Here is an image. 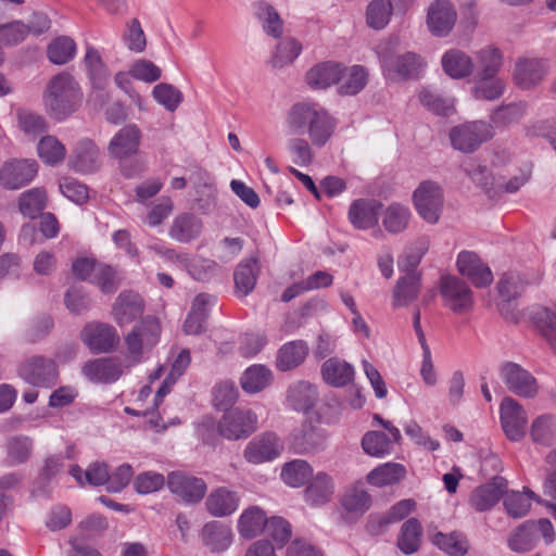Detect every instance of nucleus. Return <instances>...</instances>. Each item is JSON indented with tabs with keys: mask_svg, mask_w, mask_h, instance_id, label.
Here are the masks:
<instances>
[{
	"mask_svg": "<svg viewBox=\"0 0 556 556\" xmlns=\"http://www.w3.org/2000/svg\"><path fill=\"white\" fill-rule=\"evenodd\" d=\"M142 132L136 124L122 127L110 140L108 154L117 161H124L138 154Z\"/></svg>",
	"mask_w": 556,
	"mask_h": 556,
	"instance_id": "4468645a",
	"label": "nucleus"
},
{
	"mask_svg": "<svg viewBox=\"0 0 556 556\" xmlns=\"http://www.w3.org/2000/svg\"><path fill=\"white\" fill-rule=\"evenodd\" d=\"M268 518L258 506H251L243 510L238 519V532L244 539H253L261 534L267 525Z\"/></svg>",
	"mask_w": 556,
	"mask_h": 556,
	"instance_id": "2f4dec72",
	"label": "nucleus"
},
{
	"mask_svg": "<svg viewBox=\"0 0 556 556\" xmlns=\"http://www.w3.org/2000/svg\"><path fill=\"white\" fill-rule=\"evenodd\" d=\"M286 125L290 134L307 135L316 147H324L336 129V121L328 111L311 101L293 104L287 113Z\"/></svg>",
	"mask_w": 556,
	"mask_h": 556,
	"instance_id": "f257e3e1",
	"label": "nucleus"
},
{
	"mask_svg": "<svg viewBox=\"0 0 556 556\" xmlns=\"http://www.w3.org/2000/svg\"><path fill=\"white\" fill-rule=\"evenodd\" d=\"M302 45L296 39L287 37L278 45L271 58V65L276 68H282L291 63L300 55Z\"/></svg>",
	"mask_w": 556,
	"mask_h": 556,
	"instance_id": "13d9d810",
	"label": "nucleus"
},
{
	"mask_svg": "<svg viewBox=\"0 0 556 556\" xmlns=\"http://www.w3.org/2000/svg\"><path fill=\"white\" fill-rule=\"evenodd\" d=\"M43 99L51 116L61 121L78 109L83 93L72 75L61 73L49 81Z\"/></svg>",
	"mask_w": 556,
	"mask_h": 556,
	"instance_id": "f03ea898",
	"label": "nucleus"
},
{
	"mask_svg": "<svg viewBox=\"0 0 556 556\" xmlns=\"http://www.w3.org/2000/svg\"><path fill=\"white\" fill-rule=\"evenodd\" d=\"M152 96L159 104L169 112H174L184 99L182 93L176 87L165 83L154 86Z\"/></svg>",
	"mask_w": 556,
	"mask_h": 556,
	"instance_id": "774afa93",
	"label": "nucleus"
},
{
	"mask_svg": "<svg viewBox=\"0 0 556 556\" xmlns=\"http://www.w3.org/2000/svg\"><path fill=\"white\" fill-rule=\"evenodd\" d=\"M531 500L541 502L535 493L528 488L523 489V493L511 491L504 498V507L510 517L521 518L529 513Z\"/></svg>",
	"mask_w": 556,
	"mask_h": 556,
	"instance_id": "09e8293b",
	"label": "nucleus"
},
{
	"mask_svg": "<svg viewBox=\"0 0 556 556\" xmlns=\"http://www.w3.org/2000/svg\"><path fill=\"white\" fill-rule=\"evenodd\" d=\"M76 52V43L70 37H59L54 39L47 49V55L50 62L63 65L70 62Z\"/></svg>",
	"mask_w": 556,
	"mask_h": 556,
	"instance_id": "680f3d73",
	"label": "nucleus"
},
{
	"mask_svg": "<svg viewBox=\"0 0 556 556\" xmlns=\"http://www.w3.org/2000/svg\"><path fill=\"white\" fill-rule=\"evenodd\" d=\"M536 540L533 520H528L509 535L507 543L513 552L526 553L534 547Z\"/></svg>",
	"mask_w": 556,
	"mask_h": 556,
	"instance_id": "603ef678",
	"label": "nucleus"
},
{
	"mask_svg": "<svg viewBox=\"0 0 556 556\" xmlns=\"http://www.w3.org/2000/svg\"><path fill=\"white\" fill-rule=\"evenodd\" d=\"M415 502L413 500H402L391 507L388 515L379 518H370L367 525V529L371 534H379L386 530V528L392 523L397 522L408 516L415 508Z\"/></svg>",
	"mask_w": 556,
	"mask_h": 556,
	"instance_id": "e433bc0d",
	"label": "nucleus"
},
{
	"mask_svg": "<svg viewBox=\"0 0 556 556\" xmlns=\"http://www.w3.org/2000/svg\"><path fill=\"white\" fill-rule=\"evenodd\" d=\"M46 192L42 189L34 188L21 194L18 205L21 213L29 218H35L46 207Z\"/></svg>",
	"mask_w": 556,
	"mask_h": 556,
	"instance_id": "e2e57ef3",
	"label": "nucleus"
},
{
	"mask_svg": "<svg viewBox=\"0 0 556 556\" xmlns=\"http://www.w3.org/2000/svg\"><path fill=\"white\" fill-rule=\"evenodd\" d=\"M307 352V345L301 340L283 344L277 355V368L287 371L298 367L305 359Z\"/></svg>",
	"mask_w": 556,
	"mask_h": 556,
	"instance_id": "79ce46f5",
	"label": "nucleus"
},
{
	"mask_svg": "<svg viewBox=\"0 0 556 556\" xmlns=\"http://www.w3.org/2000/svg\"><path fill=\"white\" fill-rule=\"evenodd\" d=\"M283 450L280 439L273 432L263 433L251 440L243 456L251 464H262L277 458Z\"/></svg>",
	"mask_w": 556,
	"mask_h": 556,
	"instance_id": "f3484780",
	"label": "nucleus"
},
{
	"mask_svg": "<svg viewBox=\"0 0 556 556\" xmlns=\"http://www.w3.org/2000/svg\"><path fill=\"white\" fill-rule=\"evenodd\" d=\"M420 292V274L408 270L399 278L393 289V306L405 307L414 302Z\"/></svg>",
	"mask_w": 556,
	"mask_h": 556,
	"instance_id": "cd10ccee",
	"label": "nucleus"
},
{
	"mask_svg": "<svg viewBox=\"0 0 556 556\" xmlns=\"http://www.w3.org/2000/svg\"><path fill=\"white\" fill-rule=\"evenodd\" d=\"M305 489V502L311 506H321L330 502L336 490L333 478L325 471L312 476Z\"/></svg>",
	"mask_w": 556,
	"mask_h": 556,
	"instance_id": "5701e85b",
	"label": "nucleus"
},
{
	"mask_svg": "<svg viewBox=\"0 0 556 556\" xmlns=\"http://www.w3.org/2000/svg\"><path fill=\"white\" fill-rule=\"evenodd\" d=\"M444 72L453 78H464L473 71V63L469 55L460 50H450L442 58Z\"/></svg>",
	"mask_w": 556,
	"mask_h": 556,
	"instance_id": "c03bdc74",
	"label": "nucleus"
},
{
	"mask_svg": "<svg viewBox=\"0 0 556 556\" xmlns=\"http://www.w3.org/2000/svg\"><path fill=\"white\" fill-rule=\"evenodd\" d=\"M84 61L92 86L96 89H104L110 78V71L99 51L93 47H88Z\"/></svg>",
	"mask_w": 556,
	"mask_h": 556,
	"instance_id": "37998d69",
	"label": "nucleus"
},
{
	"mask_svg": "<svg viewBox=\"0 0 556 556\" xmlns=\"http://www.w3.org/2000/svg\"><path fill=\"white\" fill-rule=\"evenodd\" d=\"M239 503L240 496L236 491L220 486L208 494L205 501V507L214 517H226L238 509Z\"/></svg>",
	"mask_w": 556,
	"mask_h": 556,
	"instance_id": "393cba45",
	"label": "nucleus"
},
{
	"mask_svg": "<svg viewBox=\"0 0 556 556\" xmlns=\"http://www.w3.org/2000/svg\"><path fill=\"white\" fill-rule=\"evenodd\" d=\"M540 280L541 278L539 276L530 281L525 279V277L518 273H506L500 278L497 282V290L501 298L509 302L517 299L522 293L527 285L538 283Z\"/></svg>",
	"mask_w": 556,
	"mask_h": 556,
	"instance_id": "49530a36",
	"label": "nucleus"
},
{
	"mask_svg": "<svg viewBox=\"0 0 556 556\" xmlns=\"http://www.w3.org/2000/svg\"><path fill=\"white\" fill-rule=\"evenodd\" d=\"M406 476V468L399 463H386L374 468L367 475V482L374 486L392 485Z\"/></svg>",
	"mask_w": 556,
	"mask_h": 556,
	"instance_id": "ea45409f",
	"label": "nucleus"
},
{
	"mask_svg": "<svg viewBox=\"0 0 556 556\" xmlns=\"http://www.w3.org/2000/svg\"><path fill=\"white\" fill-rule=\"evenodd\" d=\"M448 137L455 150L472 153L493 137V129L486 122L473 121L451 128Z\"/></svg>",
	"mask_w": 556,
	"mask_h": 556,
	"instance_id": "423d86ee",
	"label": "nucleus"
},
{
	"mask_svg": "<svg viewBox=\"0 0 556 556\" xmlns=\"http://www.w3.org/2000/svg\"><path fill=\"white\" fill-rule=\"evenodd\" d=\"M440 293L444 300L445 306L454 313H466L473 305L471 290L457 277L443 276L440 282Z\"/></svg>",
	"mask_w": 556,
	"mask_h": 556,
	"instance_id": "ddd939ff",
	"label": "nucleus"
},
{
	"mask_svg": "<svg viewBox=\"0 0 556 556\" xmlns=\"http://www.w3.org/2000/svg\"><path fill=\"white\" fill-rule=\"evenodd\" d=\"M505 90V81L497 76L493 78H479L472 88V94L477 100L494 101L502 97Z\"/></svg>",
	"mask_w": 556,
	"mask_h": 556,
	"instance_id": "0e129e2a",
	"label": "nucleus"
},
{
	"mask_svg": "<svg viewBox=\"0 0 556 556\" xmlns=\"http://www.w3.org/2000/svg\"><path fill=\"white\" fill-rule=\"evenodd\" d=\"M256 428V414L245 408H235L226 412L217 424L218 434L233 441L250 437Z\"/></svg>",
	"mask_w": 556,
	"mask_h": 556,
	"instance_id": "0eeeda50",
	"label": "nucleus"
},
{
	"mask_svg": "<svg viewBox=\"0 0 556 556\" xmlns=\"http://www.w3.org/2000/svg\"><path fill=\"white\" fill-rule=\"evenodd\" d=\"M534 319L541 334L556 353V312L543 307L535 313Z\"/></svg>",
	"mask_w": 556,
	"mask_h": 556,
	"instance_id": "69168bd1",
	"label": "nucleus"
},
{
	"mask_svg": "<svg viewBox=\"0 0 556 556\" xmlns=\"http://www.w3.org/2000/svg\"><path fill=\"white\" fill-rule=\"evenodd\" d=\"M343 68L334 62H321L306 73V83L314 89H326L338 83Z\"/></svg>",
	"mask_w": 556,
	"mask_h": 556,
	"instance_id": "c756f323",
	"label": "nucleus"
},
{
	"mask_svg": "<svg viewBox=\"0 0 556 556\" xmlns=\"http://www.w3.org/2000/svg\"><path fill=\"white\" fill-rule=\"evenodd\" d=\"M287 402L296 412H307L317 402L316 388L307 381L294 382L288 389Z\"/></svg>",
	"mask_w": 556,
	"mask_h": 556,
	"instance_id": "473e14b6",
	"label": "nucleus"
},
{
	"mask_svg": "<svg viewBox=\"0 0 556 556\" xmlns=\"http://www.w3.org/2000/svg\"><path fill=\"white\" fill-rule=\"evenodd\" d=\"M232 536L231 529L218 521L207 522L201 531L203 543L212 552L226 551L232 542Z\"/></svg>",
	"mask_w": 556,
	"mask_h": 556,
	"instance_id": "7c9ffc66",
	"label": "nucleus"
},
{
	"mask_svg": "<svg viewBox=\"0 0 556 556\" xmlns=\"http://www.w3.org/2000/svg\"><path fill=\"white\" fill-rule=\"evenodd\" d=\"M410 216L412 213L408 206L392 203L386 207L381 215L382 225L388 232L400 233L407 228Z\"/></svg>",
	"mask_w": 556,
	"mask_h": 556,
	"instance_id": "a18cd8bd",
	"label": "nucleus"
},
{
	"mask_svg": "<svg viewBox=\"0 0 556 556\" xmlns=\"http://www.w3.org/2000/svg\"><path fill=\"white\" fill-rule=\"evenodd\" d=\"M413 202L424 220L429 224H437L444 205L443 189L435 181L424 180L414 190Z\"/></svg>",
	"mask_w": 556,
	"mask_h": 556,
	"instance_id": "39448f33",
	"label": "nucleus"
},
{
	"mask_svg": "<svg viewBox=\"0 0 556 556\" xmlns=\"http://www.w3.org/2000/svg\"><path fill=\"white\" fill-rule=\"evenodd\" d=\"M432 542L450 556H465L469 549L466 535L457 531L447 534L438 532L433 535Z\"/></svg>",
	"mask_w": 556,
	"mask_h": 556,
	"instance_id": "de8ad7c7",
	"label": "nucleus"
},
{
	"mask_svg": "<svg viewBox=\"0 0 556 556\" xmlns=\"http://www.w3.org/2000/svg\"><path fill=\"white\" fill-rule=\"evenodd\" d=\"M397 47L396 39L382 41L376 47L384 77L396 80L417 76L422 66L420 56L414 52L400 54Z\"/></svg>",
	"mask_w": 556,
	"mask_h": 556,
	"instance_id": "7ed1b4c3",
	"label": "nucleus"
},
{
	"mask_svg": "<svg viewBox=\"0 0 556 556\" xmlns=\"http://www.w3.org/2000/svg\"><path fill=\"white\" fill-rule=\"evenodd\" d=\"M324 380L336 388H341L353 381L354 368L339 358H329L321 366Z\"/></svg>",
	"mask_w": 556,
	"mask_h": 556,
	"instance_id": "f704fd0d",
	"label": "nucleus"
},
{
	"mask_svg": "<svg viewBox=\"0 0 556 556\" xmlns=\"http://www.w3.org/2000/svg\"><path fill=\"white\" fill-rule=\"evenodd\" d=\"M280 476L286 484L300 488L308 482L313 476V469L306 460L295 459L282 467Z\"/></svg>",
	"mask_w": 556,
	"mask_h": 556,
	"instance_id": "8fccbe9b",
	"label": "nucleus"
},
{
	"mask_svg": "<svg viewBox=\"0 0 556 556\" xmlns=\"http://www.w3.org/2000/svg\"><path fill=\"white\" fill-rule=\"evenodd\" d=\"M530 435L538 444L551 445L556 438V417L551 414L536 417L532 421Z\"/></svg>",
	"mask_w": 556,
	"mask_h": 556,
	"instance_id": "3c124183",
	"label": "nucleus"
},
{
	"mask_svg": "<svg viewBox=\"0 0 556 556\" xmlns=\"http://www.w3.org/2000/svg\"><path fill=\"white\" fill-rule=\"evenodd\" d=\"M161 334L160 321L152 316H148L125 337L127 349L126 359L130 366L139 364L146 352L154 348Z\"/></svg>",
	"mask_w": 556,
	"mask_h": 556,
	"instance_id": "20e7f679",
	"label": "nucleus"
},
{
	"mask_svg": "<svg viewBox=\"0 0 556 556\" xmlns=\"http://www.w3.org/2000/svg\"><path fill=\"white\" fill-rule=\"evenodd\" d=\"M80 339L93 353H108L119 343L116 329L104 323H88L80 332Z\"/></svg>",
	"mask_w": 556,
	"mask_h": 556,
	"instance_id": "f8f14e48",
	"label": "nucleus"
},
{
	"mask_svg": "<svg viewBox=\"0 0 556 556\" xmlns=\"http://www.w3.org/2000/svg\"><path fill=\"white\" fill-rule=\"evenodd\" d=\"M503 66L501 51L492 46L485 47L476 53V70L478 78H493Z\"/></svg>",
	"mask_w": 556,
	"mask_h": 556,
	"instance_id": "58836bf2",
	"label": "nucleus"
},
{
	"mask_svg": "<svg viewBox=\"0 0 556 556\" xmlns=\"http://www.w3.org/2000/svg\"><path fill=\"white\" fill-rule=\"evenodd\" d=\"M392 10L390 0H372L366 10L367 25L377 30L384 28L391 18Z\"/></svg>",
	"mask_w": 556,
	"mask_h": 556,
	"instance_id": "4d7b16f0",
	"label": "nucleus"
},
{
	"mask_svg": "<svg viewBox=\"0 0 556 556\" xmlns=\"http://www.w3.org/2000/svg\"><path fill=\"white\" fill-rule=\"evenodd\" d=\"M83 374L94 383H113L123 375V366L118 358L102 357L87 362Z\"/></svg>",
	"mask_w": 556,
	"mask_h": 556,
	"instance_id": "412c9836",
	"label": "nucleus"
},
{
	"mask_svg": "<svg viewBox=\"0 0 556 556\" xmlns=\"http://www.w3.org/2000/svg\"><path fill=\"white\" fill-rule=\"evenodd\" d=\"M34 440L24 434L10 437L5 442L7 462L17 466L28 462L33 455Z\"/></svg>",
	"mask_w": 556,
	"mask_h": 556,
	"instance_id": "4c0bfd02",
	"label": "nucleus"
},
{
	"mask_svg": "<svg viewBox=\"0 0 556 556\" xmlns=\"http://www.w3.org/2000/svg\"><path fill=\"white\" fill-rule=\"evenodd\" d=\"M181 267L192 279L202 282L212 280L220 270V266L215 261L199 255L190 256L188 253Z\"/></svg>",
	"mask_w": 556,
	"mask_h": 556,
	"instance_id": "c9c22d12",
	"label": "nucleus"
},
{
	"mask_svg": "<svg viewBox=\"0 0 556 556\" xmlns=\"http://www.w3.org/2000/svg\"><path fill=\"white\" fill-rule=\"evenodd\" d=\"M273 381V372L265 365H252L244 370L240 384L247 393H257L267 388Z\"/></svg>",
	"mask_w": 556,
	"mask_h": 556,
	"instance_id": "a19ab883",
	"label": "nucleus"
},
{
	"mask_svg": "<svg viewBox=\"0 0 556 556\" xmlns=\"http://www.w3.org/2000/svg\"><path fill=\"white\" fill-rule=\"evenodd\" d=\"M457 268L477 288H484L493 281L491 269L472 252L463 251L458 254Z\"/></svg>",
	"mask_w": 556,
	"mask_h": 556,
	"instance_id": "6ab92c4d",
	"label": "nucleus"
},
{
	"mask_svg": "<svg viewBox=\"0 0 556 556\" xmlns=\"http://www.w3.org/2000/svg\"><path fill=\"white\" fill-rule=\"evenodd\" d=\"M143 313V302L138 293L124 291L117 296L113 306V316L119 326L132 323Z\"/></svg>",
	"mask_w": 556,
	"mask_h": 556,
	"instance_id": "a878e982",
	"label": "nucleus"
},
{
	"mask_svg": "<svg viewBox=\"0 0 556 556\" xmlns=\"http://www.w3.org/2000/svg\"><path fill=\"white\" fill-rule=\"evenodd\" d=\"M381 206V203L377 201L356 200L350 206L349 219L357 229H369L377 225Z\"/></svg>",
	"mask_w": 556,
	"mask_h": 556,
	"instance_id": "bb28decb",
	"label": "nucleus"
},
{
	"mask_svg": "<svg viewBox=\"0 0 556 556\" xmlns=\"http://www.w3.org/2000/svg\"><path fill=\"white\" fill-rule=\"evenodd\" d=\"M394 443L381 431H368L362 439L363 451L372 457H384L393 450Z\"/></svg>",
	"mask_w": 556,
	"mask_h": 556,
	"instance_id": "864d4df0",
	"label": "nucleus"
},
{
	"mask_svg": "<svg viewBox=\"0 0 556 556\" xmlns=\"http://www.w3.org/2000/svg\"><path fill=\"white\" fill-rule=\"evenodd\" d=\"M70 475L81 486L86 484L92 486H108V480H110L109 467L105 463L101 462L91 463L85 470L78 465H74L70 469Z\"/></svg>",
	"mask_w": 556,
	"mask_h": 556,
	"instance_id": "72a5a7b5",
	"label": "nucleus"
},
{
	"mask_svg": "<svg viewBox=\"0 0 556 556\" xmlns=\"http://www.w3.org/2000/svg\"><path fill=\"white\" fill-rule=\"evenodd\" d=\"M421 526L416 518L406 520L397 539L399 548L406 555L418 551L420 544Z\"/></svg>",
	"mask_w": 556,
	"mask_h": 556,
	"instance_id": "5fc2aeb1",
	"label": "nucleus"
},
{
	"mask_svg": "<svg viewBox=\"0 0 556 556\" xmlns=\"http://www.w3.org/2000/svg\"><path fill=\"white\" fill-rule=\"evenodd\" d=\"M501 425L510 441H521L526 435L528 415L515 399L506 396L500 406Z\"/></svg>",
	"mask_w": 556,
	"mask_h": 556,
	"instance_id": "9b49d317",
	"label": "nucleus"
},
{
	"mask_svg": "<svg viewBox=\"0 0 556 556\" xmlns=\"http://www.w3.org/2000/svg\"><path fill=\"white\" fill-rule=\"evenodd\" d=\"M37 151L39 157L49 165L61 163L66 155L64 144L53 136L42 137L38 142Z\"/></svg>",
	"mask_w": 556,
	"mask_h": 556,
	"instance_id": "bf43d9fd",
	"label": "nucleus"
},
{
	"mask_svg": "<svg viewBox=\"0 0 556 556\" xmlns=\"http://www.w3.org/2000/svg\"><path fill=\"white\" fill-rule=\"evenodd\" d=\"M507 484L504 477L496 476L490 482L476 488L469 497L471 507L477 511L491 509L506 491Z\"/></svg>",
	"mask_w": 556,
	"mask_h": 556,
	"instance_id": "aec40b11",
	"label": "nucleus"
},
{
	"mask_svg": "<svg viewBox=\"0 0 556 556\" xmlns=\"http://www.w3.org/2000/svg\"><path fill=\"white\" fill-rule=\"evenodd\" d=\"M167 488L173 495L187 505L200 503L207 490V485L202 478L182 471L168 473Z\"/></svg>",
	"mask_w": 556,
	"mask_h": 556,
	"instance_id": "9d476101",
	"label": "nucleus"
},
{
	"mask_svg": "<svg viewBox=\"0 0 556 556\" xmlns=\"http://www.w3.org/2000/svg\"><path fill=\"white\" fill-rule=\"evenodd\" d=\"M70 166L83 174L96 172L100 165V151L97 144L87 138L77 142L70 159Z\"/></svg>",
	"mask_w": 556,
	"mask_h": 556,
	"instance_id": "4be33fe9",
	"label": "nucleus"
},
{
	"mask_svg": "<svg viewBox=\"0 0 556 556\" xmlns=\"http://www.w3.org/2000/svg\"><path fill=\"white\" fill-rule=\"evenodd\" d=\"M203 230V222L192 213L177 215L168 229V236L180 243H189L198 239Z\"/></svg>",
	"mask_w": 556,
	"mask_h": 556,
	"instance_id": "b1692460",
	"label": "nucleus"
},
{
	"mask_svg": "<svg viewBox=\"0 0 556 556\" xmlns=\"http://www.w3.org/2000/svg\"><path fill=\"white\" fill-rule=\"evenodd\" d=\"M548 73V62L540 58H519L514 68V80L516 85L525 90L532 89L540 85Z\"/></svg>",
	"mask_w": 556,
	"mask_h": 556,
	"instance_id": "dca6fc26",
	"label": "nucleus"
},
{
	"mask_svg": "<svg viewBox=\"0 0 556 556\" xmlns=\"http://www.w3.org/2000/svg\"><path fill=\"white\" fill-rule=\"evenodd\" d=\"M38 165L35 160L12 159L0 169V185L5 189H20L28 185L37 175Z\"/></svg>",
	"mask_w": 556,
	"mask_h": 556,
	"instance_id": "2eb2a0df",
	"label": "nucleus"
},
{
	"mask_svg": "<svg viewBox=\"0 0 556 556\" xmlns=\"http://www.w3.org/2000/svg\"><path fill=\"white\" fill-rule=\"evenodd\" d=\"M339 91L342 94L353 96L358 93L367 84V72L361 65L352 66L345 75H342Z\"/></svg>",
	"mask_w": 556,
	"mask_h": 556,
	"instance_id": "338daca9",
	"label": "nucleus"
},
{
	"mask_svg": "<svg viewBox=\"0 0 556 556\" xmlns=\"http://www.w3.org/2000/svg\"><path fill=\"white\" fill-rule=\"evenodd\" d=\"M258 271V262L255 257L245 258L237 265L233 273L237 295L247 296L254 290Z\"/></svg>",
	"mask_w": 556,
	"mask_h": 556,
	"instance_id": "c85d7f7f",
	"label": "nucleus"
},
{
	"mask_svg": "<svg viewBox=\"0 0 556 556\" xmlns=\"http://www.w3.org/2000/svg\"><path fill=\"white\" fill-rule=\"evenodd\" d=\"M500 377L506 388L517 396L532 399L539 393L534 376L517 363L506 362L500 368Z\"/></svg>",
	"mask_w": 556,
	"mask_h": 556,
	"instance_id": "1a4fd4ad",
	"label": "nucleus"
},
{
	"mask_svg": "<svg viewBox=\"0 0 556 556\" xmlns=\"http://www.w3.org/2000/svg\"><path fill=\"white\" fill-rule=\"evenodd\" d=\"M17 374L25 382L37 388L47 389L53 387L59 377L55 362L39 355L31 356L22 362Z\"/></svg>",
	"mask_w": 556,
	"mask_h": 556,
	"instance_id": "6e6552de",
	"label": "nucleus"
},
{
	"mask_svg": "<svg viewBox=\"0 0 556 556\" xmlns=\"http://www.w3.org/2000/svg\"><path fill=\"white\" fill-rule=\"evenodd\" d=\"M456 10L448 0H434L428 8L427 25L434 36H446L456 23Z\"/></svg>",
	"mask_w": 556,
	"mask_h": 556,
	"instance_id": "a211bd4d",
	"label": "nucleus"
},
{
	"mask_svg": "<svg viewBox=\"0 0 556 556\" xmlns=\"http://www.w3.org/2000/svg\"><path fill=\"white\" fill-rule=\"evenodd\" d=\"M256 16L262 24L263 30L274 38H279L283 33V21L278 12L266 2L257 4Z\"/></svg>",
	"mask_w": 556,
	"mask_h": 556,
	"instance_id": "6e6d98bb",
	"label": "nucleus"
},
{
	"mask_svg": "<svg viewBox=\"0 0 556 556\" xmlns=\"http://www.w3.org/2000/svg\"><path fill=\"white\" fill-rule=\"evenodd\" d=\"M341 505L346 513L361 516L370 508L371 497L365 490L353 488L344 493Z\"/></svg>",
	"mask_w": 556,
	"mask_h": 556,
	"instance_id": "052dcab7",
	"label": "nucleus"
}]
</instances>
